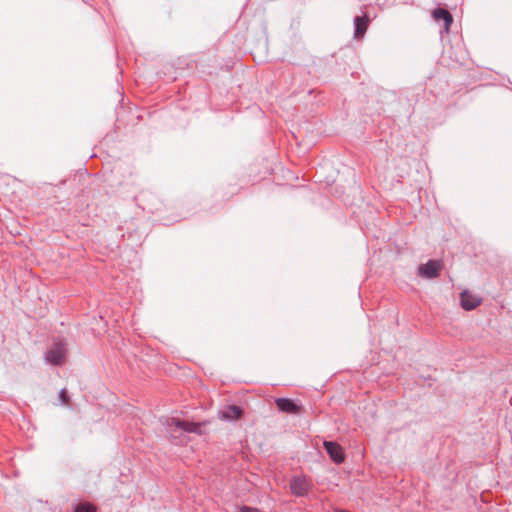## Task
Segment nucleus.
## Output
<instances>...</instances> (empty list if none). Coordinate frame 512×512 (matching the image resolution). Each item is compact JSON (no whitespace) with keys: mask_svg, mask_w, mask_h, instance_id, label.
Masks as SVG:
<instances>
[{"mask_svg":"<svg viewBox=\"0 0 512 512\" xmlns=\"http://www.w3.org/2000/svg\"><path fill=\"white\" fill-rule=\"evenodd\" d=\"M323 445H324L329 457L336 464H341L342 462H344L345 455H344L342 447L338 443L333 442V441H324Z\"/></svg>","mask_w":512,"mask_h":512,"instance_id":"nucleus-5","label":"nucleus"},{"mask_svg":"<svg viewBox=\"0 0 512 512\" xmlns=\"http://www.w3.org/2000/svg\"><path fill=\"white\" fill-rule=\"evenodd\" d=\"M69 395L67 393V390L65 388L61 389L59 392V401L62 405H67L69 403Z\"/></svg>","mask_w":512,"mask_h":512,"instance_id":"nucleus-12","label":"nucleus"},{"mask_svg":"<svg viewBox=\"0 0 512 512\" xmlns=\"http://www.w3.org/2000/svg\"><path fill=\"white\" fill-rule=\"evenodd\" d=\"M239 512H263L258 508L250 507V506H241Z\"/></svg>","mask_w":512,"mask_h":512,"instance_id":"nucleus-13","label":"nucleus"},{"mask_svg":"<svg viewBox=\"0 0 512 512\" xmlns=\"http://www.w3.org/2000/svg\"><path fill=\"white\" fill-rule=\"evenodd\" d=\"M243 410L237 405H228L219 412V417L225 421H233L241 418Z\"/></svg>","mask_w":512,"mask_h":512,"instance_id":"nucleus-6","label":"nucleus"},{"mask_svg":"<svg viewBox=\"0 0 512 512\" xmlns=\"http://www.w3.org/2000/svg\"><path fill=\"white\" fill-rule=\"evenodd\" d=\"M460 303L461 307L464 310L470 311L475 309L478 305H480L481 300L478 297L469 293L468 291H463L460 294Z\"/></svg>","mask_w":512,"mask_h":512,"instance_id":"nucleus-8","label":"nucleus"},{"mask_svg":"<svg viewBox=\"0 0 512 512\" xmlns=\"http://www.w3.org/2000/svg\"><path fill=\"white\" fill-rule=\"evenodd\" d=\"M167 427L169 432H176L182 430L189 433H198L200 431V425L189 421H184L176 418L167 420Z\"/></svg>","mask_w":512,"mask_h":512,"instance_id":"nucleus-3","label":"nucleus"},{"mask_svg":"<svg viewBox=\"0 0 512 512\" xmlns=\"http://www.w3.org/2000/svg\"><path fill=\"white\" fill-rule=\"evenodd\" d=\"M313 483L306 476H296L290 480L291 493L297 497L306 496L312 489Z\"/></svg>","mask_w":512,"mask_h":512,"instance_id":"nucleus-2","label":"nucleus"},{"mask_svg":"<svg viewBox=\"0 0 512 512\" xmlns=\"http://www.w3.org/2000/svg\"><path fill=\"white\" fill-rule=\"evenodd\" d=\"M67 355L66 343L62 339H55L50 348L44 354L45 362L54 366L65 363Z\"/></svg>","mask_w":512,"mask_h":512,"instance_id":"nucleus-1","label":"nucleus"},{"mask_svg":"<svg viewBox=\"0 0 512 512\" xmlns=\"http://www.w3.org/2000/svg\"><path fill=\"white\" fill-rule=\"evenodd\" d=\"M277 408L287 414H298L300 412V406L297 405L293 400L288 398H277Z\"/></svg>","mask_w":512,"mask_h":512,"instance_id":"nucleus-7","label":"nucleus"},{"mask_svg":"<svg viewBox=\"0 0 512 512\" xmlns=\"http://www.w3.org/2000/svg\"><path fill=\"white\" fill-rule=\"evenodd\" d=\"M432 17L436 21L443 20L447 31L449 30V28L453 22V17L451 15V13L448 10L443 9V8H437V9L433 10Z\"/></svg>","mask_w":512,"mask_h":512,"instance_id":"nucleus-10","label":"nucleus"},{"mask_svg":"<svg viewBox=\"0 0 512 512\" xmlns=\"http://www.w3.org/2000/svg\"><path fill=\"white\" fill-rule=\"evenodd\" d=\"M74 512H96V507L91 503H80L76 505Z\"/></svg>","mask_w":512,"mask_h":512,"instance_id":"nucleus-11","label":"nucleus"},{"mask_svg":"<svg viewBox=\"0 0 512 512\" xmlns=\"http://www.w3.org/2000/svg\"><path fill=\"white\" fill-rule=\"evenodd\" d=\"M441 269V263L436 260H429L426 264L420 265L418 274L427 279L438 277Z\"/></svg>","mask_w":512,"mask_h":512,"instance_id":"nucleus-4","label":"nucleus"},{"mask_svg":"<svg viewBox=\"0 0 512 512\" xmlns=\"http://www.w3.org/2000/svg\"><path fill=\"white\" fill-rule=\"evenodd\" d=\"M369 19L366 15L357 16L354 19V37L359 39L364 36L367 31Z\"/></svg>","mask_w":512,"mask_h":512,"instance_id":"nucleus-9","label":"nucleus"}]
</instances>
